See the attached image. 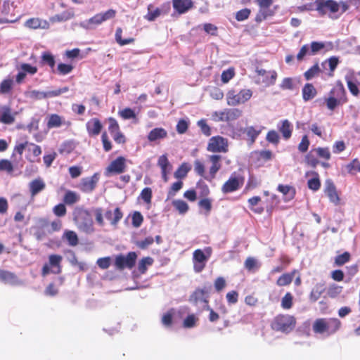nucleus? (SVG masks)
Returning <instances> with one entry per match:
<instances>
[{
  "mask_svg": "<svg viewBox=\"0 0 360 360\" xmlns=\"http://www.w3.org/2000/svg\"><path fill=\"white\" fill-rule=\"evenodd\" d=\"M205 292L204 290L198 289L196 290L190 297L189 301L194 305L198 306L200 304H202L207 309H209L207 305V300L205 297Z\"/></svg>",
  "mask_w": 360,
  "mask_h": 360,
  "instance_id": "obj_19",
  "label": "nucleus"
},
{
  "mask_svg": "<svg viewBox=\"0 0 360 360\" xmlns=\"http://www.w3.org/2000/svg\"><path fill=\"white\" fill-rule=\"evenodd\" d=\"M277 127L278 131L282 134L283 137L285 140H288L291 137L293 126L289 120H281L278 124Z\"/></svg>",
  "mask_w": 360,
  "mask_h": 360,
  "instance_id": "obj_20",
  "label": "nucleus"
},
{
  "mask_svg": "<svg viewBox=\"0 0 360 360\" xmlns=\"http://www.w3.org/2000/svg\"><path fill=\"white\" fill-rule=\"evenodd\" d=\"M118 114L120 115L121 117H122L124 120H130V119H135L136 118V113L135 112L129 108H126L122 110H120Z\"/></svg>",
  "mask_w": 360,
  "mask_h": 360,
  "instance_id": "obj_52",
  "label": "nucleus"
},
{
  "mask_svg": "<svg viewBox=\"0 0 360 360\" xmlns=\"http://www.w3.org/2000/svg\"><path fill=\"white\" fill-rule=\"evenodd\" d=\"M325 291V287L324 285L318 283L316 284L314 288L312 289L311 294H310V298L313 301H316L319 300V298L321 297L322 293Z\"/></svg>",
  "mask_w": 360,
  "mask_h": 360,
  "instance_id": "obj_40",
  "label": "nucleus"
},
{
  "mask_svg": "<svg viewBox=\"0 0 360 360\" xmlns=\"http://www.w3.org/2000/svg\"><path fill=\"white\" fill-rule=\"evenodd\" d=\"M242 115V111L238 108L225 109L226 122L234 121Z\"/></svg>",
  "mask_w": 360,
  "mask_h": 360,
  "instance_id": "obj_33",
  "label": "nucleus"
},
{
  "mask_svg": "<svg viewBox=\"0 0 360 360\" xmlns=\"http://www.w3.org/2000/svg\"><path fill=\"white\" fill-rule=\"evenodd\" d=\"M41 63L53 69L56 64L54 56L50 52L45 51L41 55Z\"/></svg>",
  "mask_w": 360,
  "mask_h": 360,
  "instance_id": "obj_44",
  "label": "nucleus"
},
{
  "mask_svg": "<svg viewBox=\"0 0 360 360\" xmlns=\"http://www.w3.org/2000/svg\"><path fill=\"white\" fill-rule=\"evenodd\" d=\"M64 237L66 238L70 246H76L78 244V237L75 231H66L64 233Z\"/></svg>",
  "mask_w": 360,
  "mask_h": 360,
  "instance_id": "obj_47",
  "label": "nucleus"
},
{
  "mask_svg": "<svg viewBox=\"0 0 360 360\" xmlns=\"http://www.w3.org/2000/svg\"><path fill=\"white\" fill-rule=\"evenodd\" d=\"M295 326V319L290 315H280L276 316L273 323L272 328L278 331L289 333Z\"/></svg>",
  "mask_w": 360,
  "mask_h": 360,
  "instance_id": "obj_5",
  "label": "nucleus"
},
{
  "mask_svg": "<svg viewBox=\"0 0 360 360\" xmlns=\"http://www.w3.org/2000/svg\"><path fill=\"white\" fill-rule=\"evenodd\" d=\"M136 257L137 255L134 252H130L126 256L119 255L115 258V264L120 270L124 268L131 269L135 264Z\"/></svg>",
  "mask_w": 360,
  "mask_h": 360,
  "instance_id": "obj_11",
  "label": "nucleus"
},
{
  "mask_svg": "<svg viewBox=\"0 0 360 360\" xmlns=\"http://www.w3.org/2000/svg\"><path fill=\"white\" fill-rule=\"evenodd\" d=\"M316 11L321 15L335 14L340 11V6L334 0H316Z\"/></svg>",
  "mask_w": 360,
  "mask_h": 360,
  "instance_id": "obj_7",
  "label": "nucleus"
},
{
  "mask_svg": "<svg viewBox=\"0 0 360 360\" xmlns=\"http://www.w3.org/2000/svg\"><path fill=\"white\" fill-rule=\"evenodd\" d=\"M292 296L290 292H287L285 296L282 298L281 306L285 309H288L292 307Z\"/></svg>",
  "mask_w": 360,
  "mask_h": 360,
  "instance_id": "obj_57",
  "label": "nucleus"
},
{
  "mask_svg": "<svg viewBox=\"0 0 360 360\" xmlns=\"http://www.w3.org/2000/svg\"><path fill=\"white\" fill-rule=\"evenodd\" d=\"M235 72L233 68H229L226 70H224L221 73V81L223 83L229 82L234 76Z\"/></svg>",
  "mask_w": 360,
  "mask_h": 360,
  "instance_id": "obj_61",
  "label": "nucleus"
},
{
  "mask_svg": "<svg viewBox=\"0 0 360 360\" xmlns=\"http://www.w3.org/2000/svg\"><path fill=\"white\" fill-rule=\"evenodd\" d=\"M158 165L161 168V170H167L171 168V165L165 155H162L159 158Z\"/></svg>",
  "mask_w": 360,
  "mask_h": 360,
  "instance_id": "obj_64",
  "label": "nucleus"
},
{
  "mask_svg": "<svg viewBox=\"0 0 360 360\" xmlns=\"http://www.w3.org/2000/svg\"><path fill=\"white\" fill-rule=\"evenodd\" d=\"M173 7L179 13H184L192 7L191 0H173Z\"/></svg>",
  "mask_w": 360,
  "mask_h": 360,
  "instance_id": "obj_27",
  "label": "nucleus"
},
{
  "mask_svg": "<svg viewBox=\"0 0 360 360\" xmlns=\"http://www.w3.org/2000/svg\"><path fill=\"white\" fill-rule=\"evenodd\" d=\"M259 6V10L256 15V21L261 22L269 15V8L273 4V0H255Z\"/></svg>",
  "mask_w": 360,
  "mask_h": 360,
  "instance_id": "obj_15",
  "label": "nucleus"
},
{
  "mask_svg": "<svg viewBox=\"0 0 360 360\" xmlns=\"http://www.w3.org/2000/svg\"><path fill=\"white\" fill-rule=\"evenodd\" d=\"M326 188L325 193L327 196L329 198V200L331 202L335 204V205L339 204L340 198L336 191L335 186L333 182L330 179H328L326 181Z\"/></svg>",
  "mask_w": 360,
  "mask_h": 360,
  "instance_id": "obj_17",
  "label": "nucleus"
},
{
  "mask_svg": "<svg viewBox=\"0 0 360 360\" xmlns=\"http://www.w3.org/2000/svg\"><path fill=\"white\" fill-rule=\"evenodd\" d=\"M198 318L194 314L188 315L184 321L183 326L184 328H190L195 326Z\"/></svg>",
  "mask_w": 360,
  "mask_h": 360,
  "instance_id": "obj_59",
  "label": "nucleus"
},
{
  "mask_svg": "<svg viewBox=\"0 0 360 360\" xmlns=\"http://www.w3.org/2000/svg\"><path fill=\"white\" fill-rule=\"evenodd\" d=\"M295 271L291 273L283 274L281 275L276 281V284L279 286H285L289 285L294 278Z\"/></svg>",
  "mask_w": 360,
  "mask_h": 360,
  "instance_id": "obj_36",
  "label": "nucleus"
},
{
  "mask_svg": "<svg viewBox=\"0 0 360 360\" xmlns=\"http://www.w3.org/2000/svg\"><path fill=\"white\" fill-rule=\"evenodd\" d=\"M79 199L80 197L77 193L68 191L64 195L63 200L67 205H72L78 202Z\"/></svg>",
  "mask_w": 360,
  "mask_h": 360,
  "instance_id": "obj_39",
  "label": "nucleus"
},
{
  "mask_svg": "<svg viewBox=\"0 0 360 360\" xmlns=\"http://www.w3.org/2000/svg\"><path fill=\"white\" fill-rule=\"evenodd\" d=\"M27 96L32 99L46 98V91H40L37 90H32L26 94Z\"/></svg>",
  "mask_w": 360,
  "mask_h": 360,
  "instance_id": "obj_54",
  "label": "nucleus"
},
{
  "mask_svg": "<svg viewBox=\"0 0 360 360\" xmlns=\"http://www.w3.org/2000/svg\"><path fill=\"white\" fill-rule=\"evenodd\" d=\"M244 132L247 134L248 137L250 140L251 143H253L259 134L261 133V129H257L254 127H248Z\"/></svg>",
  "mask_w": 360,
  "mask_h": 360,
  "instance_id": "obj_43",
  "label": "nucleus"
},
{
  "mask_svg": "<svg viewBox=\"0 0 360 360\" xmlns=\"http://www.w3.org/2000/svg\"><path fill=\"white\" fill-rule=\"evenodd\" d=\"M211 247H206L204 250L197 249L193 253V270L200 273L205 267L207 262L212 255Z\"/></svg>",
  "mask_w": 360,
  "mask_h": 360,
  "instance_id": "obj_4",
  "label": "nucleus"
},
{
  "mask_svg": "<svg viewBox=\"0 0 360 360\" xmlns=\"http://www.w3.org/2000/svg\"><path fill=\"white\" fill-rule=\"evenodd\" d=\"M25 26L30 29H44L49 28V23L46 20H42L39 18H32L27 20L25 22Z\"/></svg>",
  "mask_w": 360,
  "mask_h": 360,
  "instance_id": "obj_18",
  "label": "nucleus"
},
{
  "mask_svg": "<svg viewBox=\"0 0 360 360\" xmlns=\"http://www.w3.org/2000/svg\"><path fill=\"white\" fill-rule=\"evenodd\" d=\"M347 172L350 174H355L360 172V162L357 159H354L352 162L346 165Z\"/></svg>",
  "mask_w": 360,
  "mask_h": 360,
  "instance_id": "obj_53",
  "label": "nucleus"
},
{
  "mask_svg": "<svg viewBox=\"0 0 360 360\" xmlns=\"http://www.w3.org/2000/svg\"><path fill=\"white\" fill-rule=\"evenodd\" d=\"M153 5L150 4L148 6V13L145 15V19H146L148 21H154L157 18H158L161 13L162 10L160 8H155L153 10Z\"/></svg>",
  "mask_w": 360,
  "mask_h": 360,
  "instance_id": "obj_38",
  "label": "nucleus"
},
{
  "mask_svg": "<svg viewBox=\"0 0 360 360\" xmlns=\"http://www.w3.org/2000/svg\"><path fill=\"white\" fill-rule=\"evenodd\" d=\"M125 162L126 159L124 157H118L109 165L107 171L110 173L121 174L125 170Z\"/></svg>",
  "mask_w": 360,
  "mask_h": 360,
  "instance_id": "obj_16",
  "label": "nucleus"
},
{
  "mask_svg": "<svg viewBox=\"0 0 360 360\" xmlns=\"http://www.w3.org/2000/svg\"><path fill=\"white\" fill-rule=\"evenodd\" d=\"M325 101L327 108L330 110H335L338 105L345 103V90L343 86L338 85L333 87Z\"/></svg>",
  "mask_w": 360,
  "mask_h": 360,
  "instance_id": "obj_3",
  "label": "nucleus"
},
{
  "mask_svg": "<svg viewBox=\"0 0 360 360\" xmlns=\"http://www.w3.org/2000/svg\"><path fill=\"white\" fill-rule=\"evenodd\" d=\"M0 280L11 285H18L20 283L18 278L13 273L1 269H0Z\"/></svg>",
  "mask_w": 360,
  "mask_h": 360,
  "instance_id": "obj_30",
  "label": "nucleus"
},
{
  "mask_svg": "<svg viewBox=\"0 0 360 360\" xmlns=\"http://www.w3.org/2000/svg\"><path fill=\"white\" fill-rule=\"evenodd\" d=\"M105 218L110 221L112 225H116L122 218L123 214L119 207L115 208L114 212L110 210H108L105 213Z\"/></svg>",
  "mask_w": 360,
  "mask_h": 360,
  "instance_id": "obj_29",
  "label": "nucleus"
},
{
  "mask_svg": "<svg viewBox=\"0 0 360 360\" xmlns=\"http://www.w3.org/2000/svg\"><path fill=\"white\" fill-rule=\"evenodd\" d=\"M350 259V254L347 252H344L342 255H338L335 257V263L337 266H342L349 262Z\"/></svg>",
  "mask_w": 360,
  "mask_h": 360,
  "instance_id": "obj_56",
  "label": "nucleus"
},
{
  "mask_svg": "<svg viewBox=\"0 0 360 360\" xmlns=\"http://www.w3.org/2000/svg\"><path fill=\"white\" fill-rule=\"evenodd\" d=\"M86 130L90 136H97L102 129V124L97 118H93L86 122Z\"/></svg>",
  "mask_w": 360,
  "mask_h": 360,
  "instance_id": "obj_21",
  "label": "nucleus"
},
{
  "mask_svg": "<svg viewBox=\"0 0 360 360\" xmlns=\"http://www.w3.org/2000/svg\"><path fill=\"white\" fill-rule=\"evenodd\" d=\"M302 98L304 101L313 99L317 94L316 88L312 84L307 83L302 90Z\"/></svg>",
  "mask_w": 360,
  "mask_h": 360,
  "instance_id": "obj_28",
  "label": "nucleus"
},
{
  "mask_svg": "<svg viewBox=\"0 0 360 360\" xmlns=\"http://www.w3.org/2000/svg\"><path fill=\"white\" fill-rule=\"evenodd\" d=\"M256 72L259 76L256 80L257 84H264L265 86H270L276 83L277 72L275 70L267 71L257 68Z\"/></svg>",
  "mask_w": 360,
  "mask_h": 360,
  "instance_id": "obj_10",
  "label": "nucleus"
},
{
  "mask_svg": "<svg viewBox=\"0 0 360 360\" xmlns=\"http://www.w3.org/2000/svg\"><path fill=\"white\" fill-rule=\"evenodd\" d=\"M15 121L14 115L11 112V109L8 106L0 108V122L10 124Z\"/></svg>",
  "mask_w": 360,
  "mask_h": 360,
  "instance_id": "obj_24",
  "label": "nucleus"
},
{
  "mask_svg": "<svg viewBox=\"0 0 360 360\" xmlns=\"http://www.w3.org/2000/svg\"><path fill=\"white\" fill-rule=\"evenodd\" d=\"M313 150H311L306 156V162L307 163L312 167H316L317 165L319 163L317 158L315 157Z\"/></svg>",
  "mask_w": 360,
  "mask_h": 360,
  "instance_id": "obj_62",
  "label": "nucleus"
},
{
  "mask_svg": "<svg viewBox=\"0 0 360 360\" xmlns=\"http://www.w3.org/2000/svg\"><path fill=\"white\" fill-rule=\"evenodd\" d=\"M28 144H29V142L28 141H25L24 143H18L15 146V148H14V151H13V153L12 155V157H15V154L18 153L19 155V160H22V155L23 153V151L25 148H27L28 146Z\"/></svg>",
  "mask_w": 360,
  "mask_h": 360,
  "instance_id": "obj_55",
  "label": "nucleus"
},
{
  "mask_svg": "<svg viewBox=\"0 0 360 360\" xmlns=\"http://www.w3.org/2000/svg\"><path fill=\"white\" fill-rule=\"evenodd\" d=\"M122 30L120 27L117 28L116 32H115V40L121 46L129 44L134 41L133 38H129L126 39H122Z\"/></svg>",
  "mask_w": 360,
  "mask_h": 360,
  "instance_id": "obj_49",
  "label": "nucleus"
},
{
  "mask_svg": "<svg viewBox=\"0 0 360 360\" xmlns=\"http://www.w3.org/2000/svg\"><path fill=\"white\" fill-rule=\"evenodd\" d=\"M191 170V167L187 163H183L174 172V177L182 179L186 176L188 172Z\"/></svg>",
  "mask_w": 360,
  "mask_h": 360,
  "instance_id": "obj_42",
  "label": "nucleus"
},
{
  "mask_svg": "<svg viewBox=\"0 0 360 360\" xmlns=\"http://www.w3.org/2000/svg\"><path fill=\"white\" fill-rule=\"evenodd\" d=\"M198 126L200 128V130L203 134L207 136L211 135V129L207 125L205 120H200L197 123Z\"/></svg>",
  "mask_w": 360,
  "mask_h": 360,
  "instance_id": "obj_63",
  "label": "nucleus"
},
{
  "mask_svg": "<svg viewBox=\"0 0 360 360\" xmlns=\"http://www.w3.org/2000/svg\"><path fill=\"white\" fill-rule=\"evenodd\" d=\"M13 85V80L11 78L3 80L0 84V93L8 94L11 91Z\"/></svg>",
  "mask_w": 360,
  "mask_h": 360,
  "instance_id": "obj_45",
  "label": "nucleus"
},
{
  "mask_svg": "<svg viewBox=\"0 0 360 360\" xmlns=\"http://www.w3.org/2000/svg\"><path fill=\"white\" fill-rule=\"evenodd\" d=\"M172 205L181 214H185L188 210V204L182 200H174L172 202Z\"/></svg>",
  "mask_w": 360,
  "mask_h": 360,
  "instance_id": "obj_46",
  "label": "nucleus"
},
{
  "mask_svg": "<svg viewBox=\"0 0 360 360\" xmlns=\"http://www.w3.org/2000/svg\"><path fill=\"white\" fill-rule=\"evenodd\" d=\"M194 171L196 174L203 177L205 179V177L207 176V174H205V165L199 160H195L194 161Z\"/></svg>",
  "mask_w": 360,
  "mask_h": 360,
  "instance_id": "obj_48",
  "label": "nucleus"
},
{
  "mask_svg": "<svg viewBox=\"0 0 360 360\" xmlns=\"http://www.w3.org/2000/svg\"><path fill=\"white\" fill-rule=\"evenodd\" d=\"M252 95L250 89H243L238 93L234 90L229 91L226 94L227 103L229 105H237L248 101Z\"/></svg>",
  "mask_w": 360,
  "mask_h": 360,
  "instance_id": "obj_6",
  "label": "nucleus"
},
{
  "mask_svg": "<svg viewBox=\"0 0 360 360\" xmlns=\"http://www.w3.org/2000/svg\"><path fill=\"white\" fill-rule=\"evenodd\" d=\"M63 118L57 114H52L49 118L47 127L49 129L59 127L63 124Z\"/></svg>",
  "mask_w": 360,
  "mask_h": 360,
  "instance_id": "obj_37",
  "label": "nucleus"
},
{
  "mask_svg": "<svg viewBox=\"0 0 360 360\" xmlns=\"http://www.w3.org/2000/svg\"><path fill=\"white\" fill-rule=\"evenodd\" d=\"M45 187L44 181L40 178L34 179L29 184L30 191L33 197L42 191Z\"/></svg>",
  "mask_w": 360,
  "mask_h": 360,
  "instance_id": "obj_26",
  "label": "nucleus"
},
{
  "mask_svg": "<svg viewBox=\"0 0 360 360\" xmlns=\"http://www.w3.org/2000/svg\"><path fill=\"white\" fill-rule=\"evenodd\" d=\"M167 136V131L165 129L162 127H157L152 129L148 133L147 138L150 142H156L164 139Z\"/></svg>",
  "mask_w": 360,
  "mask_h": 360,
  "instance_id": "obj_22",
  "label": "nucleus"
},
{
  "mask_svg": "<svg viewBox=\"0 0 360 360\" xmlns=\"http://www.w3.org/2000/svg\"><path fill=\"white\" fill-rule=\"evenodd\" d=\"M345 81L347 82L348 89L352 94L354 96H358L359 94V89L357 87V85L356 82H357L356 78L354 75V72H351L348 73L345 76Z\"/></svg>",
  "mask_w": 360,
  "mask_h": 360,
  "instance_id": "obj_25",
  "label": "nucleus"
},
{
  "mask_svg": "<svg viewBox=\"0 0 360 360\" xmlns=\"http://www.w3.org/2000/svg\"><path fill=\"white\" fill-rule=\"evenodd\" d=\"M207 150L212 153H226L228 151V141L220 136H213L209 140Z\"/></svg>",
  "mask_w": 360,
  "mask_h": 360,
  "instance_id": "obj_9",
  "label": "nucleus"
},
{
  "mask_svg": "<svg viewBox=\"0 0 360 360\" xmlns=\"http://www.w3.org/2000/svg\"><path fill=\"white\" fill-rule=\"evenodd\" d=\"M340 326L341 322L338 319H318L313 324V330L316 333L329 336L338 331Z\"/></svg>",
  "mask_w": 360,
  "mask_h": 360,
  "instance_id": "obj_1",
  "label": "nucleus"
},
{
  "mask_svg": "<svg viewBox=\"0 0 360 360\" xmlns=\"http://www.w3.org/2000/svg\"><path fill=\"white\" fill-rule=\"evenodd\" d=\"M0 171H6L8 174H11L13 171V166L11 162L8 160H0Z\"/></svg>",
  "mask_w": 360,
  "mask_h": 360,
  "instance_id": "obj_58",
  "label": "nucleus"
},
{
  "mask_svg": "<svg viewBox=\"0 0 360 360\" xmlns=\"http://www.w3.org/2000/svg\"><path fill=\"white\" fill-rule=\"evenodd\" d=\"M278 190L283 195L285 201H290L294 198L295 195V189L288 185H279Z\"/></svg>",
  "mask_w": 360,
  "mask_h": 360,
  "instance_id": "obj_31",
  "label": "nucleus"
},
{
  "mask_svg": "<svg viewBox=\"0 0 360 360\" xmlns=\"http://www.w3.org/2000/svg\"><path fill=\"white\" fill-rule=\"evenodd\" d=\"M266 139L269 143L276 145L279 142V135L275 130H271L267 133Z\"/></svg>",
  "mask_w": 360,
  "mask_h": 360,
  "instance_id": "obj_60",
  "label": "nucleus"
},
{
  "mask_svg": "<svg viewBox=\"0 0 360 360\" xmlns=\"http://www.w3.org/2000/svg\"><path fill=\"white\" fill-rule=\"evenodd\" d=\"M98 181L97 174H94L91 176L83 178L78 186V188L84 193H91L96 188Z\"/></svg>",
  "mask_w": 360,
  "mask_h": 360,
  "instance_id": "obj_13",
  "label": "nucleus"
},
{
  "mask_svg": "<svg viewBox=\"0 0 360 360\" xmlns=\"http://www.w3.org/2000/svg\"><path fill=\"white\" fill-rule=\"evenodd\" d=\"M153 263V259L150 257L143 258L139 261L138 264V269L141 274H145L148 266H151Z\"/></svg>",
  "mask_w": 360,
  "mask_h": 360,
  "instance_id": "obj_41",
  "label": "nucleus"
},
{
  "mask_svg": "<svg viewBox=\"0 0 360 360\" xmlns=\"http://www.w3.org/2000/svg\"><path fill=\"white\" fill-rule=\"evenodd\" d=\"M321 72V68H319L318 64H315L311 68H309L307 71L304 72V77L307 80H310Z\"/></svg>",
  "mask_w": 360,
  "mask_h": 360,
  "instance_id": "obj_50",
  "label": "nucleus"
},
{
  "mask_svg": "<svg viewBox=\"0 0 360 360\" xmlns=\"http://www.w3.org/2000/svg\"><path fill=\"white\" fill-rule=\"evenodd\" d=\"M73 16H74L73 13L66 11L60 14H57V15H55L51 17L50 20L52 22H63V21H66V20L71 19L72 18H73Z\"/></svg>",
  "mask_w": 360,
  "mask_h": 360,
  "instance_id": "obj_35",
  "label": "nucleus"
},
{
  "mask_svg": "<svg viewBox=\"0 0 360 360\" xmlns=\"http://www.w3.org/2000/svg\"><path fill=\"white\" fill-rule=\"evenodd\" d=\"M338 63H339L338 58H337L335 56H333V57H330V58H328V60L323 61L321 63V66L323 70H327L328 68L330 71V73L329 74V75L333 76V72L335 71Z\"/></svg>",
  "mask_w": 360,
  "mask_h": 360,
  "instance_id": "obj_32",
  "label": "nucleus"
},
{
  "mask_svg": "<svg viewBox=\"0 0 360 360\" xmlns=\"http://www.w3.org/2000/svg\"><path fill=\"white\" fill-rule=\"evenodd\" d=\"M316 155L321 158L328 160L330 158V153L328 148H321L313 149Z\"/></svg>",
  "mask_w": 360,
  "mask_h": 360,
  "instance_id": "obj_51",
  "label": "nucleus"
},
{
  "mask_svg": "<svg viewBox=\"0 0 360 360\" xmlns=\"http://www.w3.org/2000/svg\"><path fill=\"white\" fill-rule=\"evenodd\" d=\"M77 226L80 231L87 234H91L94 232V222L89 217L83 219L82 220L78 219Z\"/></svg>",
  "mask_w": 360,
  "mask_h": 360,
  "instance_id": "obj_23",
  "label": "nucleus"
},
{
  "mask_svg": "<svg viewBox=\"0 0 360 360\" xmlns=\"http://www.w3.org/2000/svg\"><path fill=\"white\" fill-rule=\"evenodd\" d=\"M63 259L62 256L58 255H51L49 257V264L44 265L42 268V276H45L50 273L58 274L61 272L60 262Z\"/></svg>",
  "mask_w": 360,
  "mask_h": 360,
  "instance_id": "obj_8",
  "label": "nucleus"
},
{
  "mask_svg": "<svg viewBox=\"0 0 360 360\" xmlns=\"http://www.w3.org/2000/svg\"><path fill=\"white\" fill-rule=\"evenodd\" d=\"M243 184V179L240 176L231 175L221 187L224 193H232L238 190Z\"/></svg>",
  "mask_w": 360,
  "mask_h": 360,
  "instance_id": "obj_12",
  "label": "nucleus"
},
{
  "mask_svg": "<svg viewBox=\"0 0 360 360\" xmlns=\"http://www.w3.org/2000/svg\"><path fill=\"white\" fill-rule=\"evenodd\" d=\"M117 11L114 9H109L103 13H99L91 18L79 22V26L85 30H94L103 22L112 19L115 17Z\"/></svg>",
  "mask_w": 360,
  "mask_h": 360,
  "instance_id": "obj_2",
  "label": "nucleus"
},
{
  "mask_svg": "<svg viewBox=\"0 0 360 360\" xmlns=\"http://www.w3.org/2000/svg\"><path fill=\"white\" fill-rule=\"evenodd\" d=\"M311 174L314 176L307 181L308 188L313 191H317L321 187V181L318 173L312 172Z\"/></svg>",
  "mask_w": 360,
  "mask_h": 360,
  "instance_id": "obj_34",
  "label": "nucleus"
},
{
  "mask_svg": "<svg viewBox=\"0 0 360 360\" xmlns=\"http://www.w3.org/2000/svg\"><path fill=\"white\" fill-rule=\"evenodd\" d=\"M221 156L219 155H212L209 156V160L212 163V166L210 168L209 174L205 179L207 181H212L215 178L216 174L221 169V165L220 163Z\"/></svg>",
  "mask_w": 360,
  "mask_h": 360,
  "instance_id": "obj_14",
  "label": "nucleus"
}]
</instances>
